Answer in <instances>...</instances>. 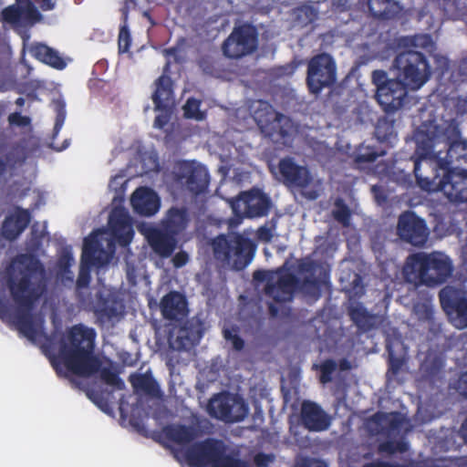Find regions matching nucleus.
<instances>
[{
    "instance_id": "nucleus-20",
    "label": "nucleus",
    "mask_w": 467,
    "mask_h": 467,
    "mask_svg": "<svg viewBox=\"0 0 467 467\" xmlns=\"http://www.w3.org/2000/svg\"><path fill=\"white\" fill-rule=\"evenodd\" d=\"M278 171L284 184L288 187L305 189L312 182L309 170L305 166L298 165L289 157L279 161Z\"/></svg>"
},
{
    "instance_id": "nucleus-4",
    "label": "nucleus",
    "mask_w": 467,
    "mask_h": 467,
    "mask_svg": "<svg viewBox=\"0 0 467 467\" xmlns=\"http://www.w3.org/2000/svg\"><path fill=\"white\" fill-rule=\"evenodd\" d=\"M437 136L424 127L419 128L414 133L416 149L412 155L414 159L413 172L418 185L424 191H440L443 182L439 171L441 164L433 155V148Z\"/></svg>"
},
{
    "instance_id": "nucleus-48",
    "label": "nucleus",
    "mask_w": 467,
    "mask_h": 467,
    "mask_svg": "<svg viewBox=\"0 0 467 467\" xmlns=\"http://www.w3.org/2000/svg\"><path fill=\"white\" fill-rule=\"evenodd\" d=\"M388 420L389 413L378 411L369 419L368 423L375 426L371 427L372 431L378 434H383L386 433Z\"/></svg>"
},
{
    "instance_id": "nucleus-45",
    "label": "nucleus",
    "mask_w": 467,
    "mask_h": 467,
    "mask_svg": "<svg viewBox=\"0 0 467 467\" xmlns=\"http://www.w3.org/2000/svg\"><path fill=\"white\" fill-rule=\"evenodd\" d=\"M296 20L304 26L313 23L317 18V11L309 5H303L296 10Z\"/></svg>"
},
{
    "instance_id": "nucleus-3",
    "label": "nucleus",
    "mask_w": 467,
    "mask_h": 467,
    "mask_svg": "<svg viewBox=\"0 0 467 467\" xmlns=\"http://www.w3.org/2000/svg\"><path fill=\"white\" fill-rule=\"evenodd\" d=\"M453 272L452 262L441 252H419L410 254L402 268L407 283L436 286L444 284Z\"/></svg>"
},
{
    "instance_id": "nucleus-54",
    "label": "nucleus",
    "mask_w": 467,
    "mask_h": 467,
    "mask_svg": "<svg viewBox=\"0 0 467 467\" xmlns=\"http://www.w3.org/2000/svg\"><path fill=\"white\" fill-rule=\"evenodd\" d=\"M390 78H388V74L384 70H374L372 72V82L377 88L376 94H379V89L383 86L389 85Z\"/></svg>"
},
{
    "instance_id": "nucleus-40",
    "label": "nucleus",
    "mask_w": 467,
    "mask_h": 467,
    "mask_svg": "<svg viewBox=\"0 0 467 467\" xmlns=\"http://www.w3.org/2000/svg\"><path fill=\"white\" fill-rule=\"evenodd\" d=\"M425 372L428 376L431 378L438 377L444 369L445 367V358L441 355H429L426 358L425 363Z\"/></svg>"
},
{
    "instance_id": "nucleus-32",
    "label": "nucleus",
    "mask_w": 467,
    "mask_h": 467,
    "mask_svg": "<svg viewBox=\"0 0 467 467\" xmlns=\"http://www.w3.org/2000/svg\"><path fill=\"white\" fill-rule=\"evenodd\" d=\"M189 222L190 217L186 207H171L162 221V228L179 235L186 229Z\"/></svg>"
},
{
    "instance_id": "nucleus-26",
    "label": "nucleus",
    "mask_w": 467,
    "mask_h": 467,
    "mask_svg": "<svg viewBox=\"0 0 467 467\" xmlns=\"http://www.w3.org/2000/svg\"><path fill=\"white\" fill-rule=\"evenodd\" d=\"M177 236L164 228H153L149 231L147 239L155 254L162 258H168L177 247Z\"/></svg>"
},
{
    "instance_id": "nucleus-31",
    "label": "nucleus",
    "mask_w": 467,
    "mask_h": 467,
    "mask_svg": "<svg viewBox=\"0 0 467 467\" xmlns=\"http://www.w3.org/2000/svg\"><path fill=\"white\" fill-rule=\"evenodd\" d=\"M30 55L36 60L55 68L62 70L67 67L66 60L58 51L44 43H35L29 49Z\"/></svg>"
},
{
    "instance_id": "nucleus-2",
    "label": "nucleus",
    "mask_w": 467,
    "mask_h": 467,
    "mask_svg": "<svg viewBox=\"0 0 467 467\" xmlns=\"http://www.w3.org/2000/svg\"><path fill=\"white\" fill-rule=\"evenodd\" d=\"M17 261L24 266L20 272L22 276L18 281L12 275L6 279L10 295L16 305V311L13 314L8 302L0 296V319L12 322L22 336L35 342L40 331L34 321L32 311L39 294L32 287L31 278L36 274L43 275L45 269L39 259L33 255L23 254Z\"/></svg>"
},
{
    "instance_id": "nucleus-50",
    "label": "nucleus",
    "mask_w": 467,
    "mask_h": 467,
    "mask_svg": "<svg viewBox=\"0 0 467 467\" xmlns=\"http://www.w3.org/2000/svg\"><path fill=\"white\" fill-rule=\"evenodd\" d=\"M119 52H128L131 44V37L127 24L119 28Z\"/></svg>"
},
{
    "instance_id": "nucleus-52",
    "label": "nucleus",
    "mask_w": 467,
    "mask_h": 467,
    "mask_svg": "<svg viewBox=\"0 0 467 467\" xmlns=\"http://www.w3.org/2000/svg\"><path fill=\"white\" fill-rule=\"evenodd\" d=\"M275 228H276V222L274 219L271 220L270 226H267L265 224V225L259 227L256 232L258 240L265 242V243L271 242V240L274 236V232H275Z\"/></svg>"
},
{
    "instance_id": "nucleus-8",
    "label": "nucleus",
    "mask_w": 467,
    "mask_h": 467,
    "mask_svg": "<svg viewBox=\"0 0 467 467\" xmlns=\"http://www.w3.org/2000/svg\"><path fill=\"white\" fill-rule=\"evenodd\" d=\"M398 77L410 89H420L431 78V67L427 57L419 51L408 49L398 54L393 61Z\"/></svg>"
},
{
    "instance_id": "nucleus-34",
    "label": "nucleus",
    "mask_w": 467,
    "mask_h": 467,
    "mask_svg": "<svg viewBox=\"0 0 467 467\" xmlns=\"http://www.w3.org/2000/svg\"><path fill=\"white\" fill-rule=\"evenodd\" d=\"M163 433L167 440L179 445H187L198 436V431L193 426L183 424L167 425L163 428Z\"/></svg>"
},
{
    "instance_id": "nucleus-24",
    "label": "nucleus",
    "mask_w": 467,
    "mask_h": 467,
    "mask_svg": "<svg viewBox=\"0 0 467 467\" xmlns=\"http://www.w3.org/2000/svg\"><path fill=\"white\" fill-rule=\"evenodd\" d=\"M130 202L134 212L142 216H152L161 207L160 197L148 187L136 189L131 195Z\"/></svg>"
},
{
    "instance_id": "nucleus-42",
    "label": "nucleus",
    "mask_w": 467,
    "mask_h": 467,
    "mask_svg": "<svg viewBox=\"0 0 467 467\" xmlns=\"http://www.w3.org/2000/svg\"><path fill=\"white\" fill-rule=\"evenodd\" d=\"M230 409L231 418L229 422L242 421L247 416L248 407L240 398L232 397Z\"/></svg>"
},
{
    "instance_id": "nucleus-1",
    "label": "nucleus",
    "mask_w": 467,
    "mask_h": 467,
    "mask_svg": "<svg viewBox=\"0 0 467 467\" xmlns=\"http://www.w3.org/2000/svg\"><path fill=\"white\" fill-rule=\"evenodd\" d=\"M96 331L82 324L69 327L59 341L57 355L50 358L57 374H65L63 368L73 375L88 378L99 372L100 379L117 389L125 388L124 381L109 368H101V361L94 354Z\"/></svg>"
},
{
    "instance_id": "nucleus-28",
    "label": "nucleus",
    "mask_w": 467,
    "mask_h": 467,
    "mask_svg": "<svg viewBox=\"0 0 467 467\" xmlns=\"http://www.w3.org/2000/svg\"><path fill=\"white\" fill-rule=\"evenodd\" d=\"M155 89L151 95L155 110L166 111L174 104L173 81L171 77L163 74L154 82Z\"/></svg>"
},
{
    "instance_id": "nucleus-57",
    "label": "nucleus",
    "mask_w": 467,
    "mask_h": 467,
    "mask_svg": "<svg viewBox=\"0 0 467 467\" xmlns=\"http://www.w3.org/2000/svg\"><path fill=\"white\" fill-rule=\"evenodd\" d=\"M454 388L461 396L467 399V371L460 375Z\"/></svg>"
},
{
    "instance_id": "nucleus-27",
    "label": "nucleus",
    "mask_w": 467,
    "mask_h": 467,
    "mask_svg": "<svg viewBox=\"0 0 467 467\" xmlns=\"http://www.w3.org/2000/svg\"><path fill=\"white\" fill-rule=\"evenodd\" d=\"M31 213L27 209L16 207L13 213L6 216L2 224V235L9 240H16L28 226Z\"/></svg>"
},
{
    "instance_id": "nucleus-21",
    "label": "nucleus",
    "mask_w": 467,
    "mask_h": 467,
    "mask_svg": "<svg viewBox=\"0 0 467 467\" xmlns=\"http://www.w3.org/2000/svg\"><path fill=\"white\" fill-rule=\"evenodd\" d=\"M300 418L302 425L309 431H324L327 430L331 424L329 415L320 405L311 400L303 401Z\"/></svg>"
},
{
    "instance_id": "nucleus-37",
    "label": "nucleus",
    "mask_w": 467,
    "mask_h": 467,
    "mask_svg": "<svg viewBox=\"0 0 467 467\" xmlns=\"http://www.w3.org/2000/svg\"><path fill=\"white\" fill-rule=\"evenodd\" d=\"M231 400L230 396H218L210 400L208 410L212 417L229 422L231 418Z\"/></svg>"
},
{
    "instance_id": "nucleus-46",
    "label": "nucleus",
    "mask_w": 467,
    "mask_h": 467,
    "mask_svg": "<svg viewBox=\"0 0 467 467\" xmlns=\"http://www.w3.org/2000/svg\"><path fill=\"white\" fill-rule=\"evenodd\" d=\"M337 362L331 358H327L324 360L319 365V381L323 384H327L332 381L333 374L337 370Z\"/></svg>"
},
{
    "instance_id": "nucleus-49",
    "label": "nucleus",
    "mask_w": 467,
    "mask_h": 467,
    "mask_svg": "<svg viewBox=\"0 0 467 467\" xmlns=\"http://www.w3.org/2000/svg\"><path fill=\"white\" fill-rule=\"evenodd\" d=\"M74 262L72 253L68 250H64L57 260V267L61 273L70 274L69 283L72 284L74 281V275L70 270V266Z\"/></svg>"
},
{
    "instance_id": "nucleus-16",
    "label": "nucleus",
    "mask_w": 467,
    "mask_h": 467,
    "mask_svg": "<svg viewBox=\"0 0 467 467\" xmlns=\"http://www.w3.org/2000/svg\"><path fill=\"white\" fill-rule=\"evenodd\" d=\"M204 323L198 317L188 319L183 326L171 333L169 337L172 348L189 350L199 344L204 334Z\"/></svg>"
},
{
    "instance_id": "nucleus-62",
    "label": "nucleus",
    "mask_w": 467,
    "mask_h": 467,
    "mask_svg": "<svg viewBox=\"0 0 467 467\" xmlns=\"http://www.w3.org/2000/svg\"><path fill=\"white\" fill-rule=\"evenodd\" d=\"M163 112L164 113L159 114L155 117L154 127L157 129H163L170 120V109Z\"/></svg>"
},
{
    "instance_id": "nucleus-25",
    "label": "nucleus",
    "mask_w": 467,
    "mask_h": 467,
    "mask_svg": "<svg viewBox=\"0 0 467 467\" xmlns=\"http://www.w3.org/2000/svg\"><path fill=\"white\" fill-rule=\"evenodd\" d=\"M160 308L165 319L179 321L188 314V302L184 295L171 291L161 298Z\"/></svg>"
},
{
    "instance_id": "nucleus-51",
    "label": "nucleus",
    "mask_w": 467,
    "mask_h": 467,
    "mask_svg": "<svg viewBox=\"0 0 467 467\" xmlns=\"http://www.w3.org/2000/svg\"><path fill=\"white\" fill-rule=\"evenodd\" d=\"M379 154L372 148L360 150L355 156L354 161L357 164L370 163L377 160Z\"/></svg>"
},
{
    "instance_id": "nucleus-23",
    "label": "nucleus",
    "mask_w": 467,
    "mask_h": 467,
    "mask_svg": "<svg viewBox=\"0 0 467 467\" xmlns=\"http://www.w3.org/2000/svg\"><path fill=\"white\" fill-rule=\"evenodd\" d=\"M363 467H467V456L455 458H426L417 461H410L407 464L377 461L368 462Z\"/></svg>"
},
{
    "instance_id": "nucleus-64",
    "label": "nucleus",
    "mask_w": 467,
    "mask_h": 467,
    "mask_svg": "<svg viewBox=\"0 0 467 467\" xmlns=\"http://www.w3.org/2000/svg\"><path fill=\"white\" fill-rule=\"evenodd\" d=\"M65 119H66L65 110H64V109H61L60 110H58L57 117H56V122H55V126H54V132L56 134L58 133L59 130H61V128L64 124Z\"/></svg>"
},
{
    "instance_id": "nucleus-13",
    "label": "nucleus",
    "mask_w": 467,
    "mask_h": 467,
    "mask_svg": "<svg viewBox=\"0 0 467 467\" xmlns=\"http://www.w3.org/2000/svg\"><path fill=\"white\" fill-rule=\"evenodd\" d=\"M258 45V34L252 25H242L234 28L223 41L222 50L223 55L232 59L242 58L252 54Z\"/></svg>"
},
{
    "instance_id": "nucleus-59",
    "label": "nucleus",
    "mask_w": 467,
    "mask_h": 467,
    "mask_svg": "<svg viewBox=\"0 0 467 467\" xmlns=\"http://www.w3.org/2000/svg\"><path fill=\"white\" fill-rule=\"evenodd\" d=\"M224 337L232 340L233 348L241 351L244 348V340L238 335H233L229 330H224Z\"/></svg>"
},
{
    "instance_id": "nucleus-22",
    "label": "nucleus",
    "mask_w": 467,
    "mask_h": 467,
    "mask_svg": "<svg viewBox=\"0 0 467 467\" xmlns=\"http://www.w3.org/2000/svg\"><path fill=\"white\" fill-rule=\"evenodd\" d=\"M109 225L112 235L118 240L120 245L126 246L130 244L134 231L131 218L125 208L116 207L111 211L109 218Z\"/></svg>"
},
{
    "instance_id": "nucleus-30",
    "label": "nucleus",
    "mask_w": 467,
    "mask_h": 467,
    "mask_svg": "<svg viewBox=\"0 0 467 467\" xmlns=\"http://www.w3.org/2000/svg\"><path fill=\"white\" fill-rule=\"evenodd\" d=\"M368 11L376 19L392 20L403 14V6L394 0H368Z\"/></svg>"
},
{
    "instance_id": "nucleus-18",
    "label": "nucleus",
    "mask_w": 467,
    "mask_h": 467,
    "mask_svg": "<svg viewBox=\"0 0 467 467\" xmlns=\"http://www.w3.org/2000/svg\"><path fill=\"white\" fill-rule=\"evenodd\" d=\"M440 191L451 202H467V168L448 170L443 175Z\"/></svg>"
},
{
    "instance_id": "nucleus-44",
    "label": "nucleus",
    "mask_w": 467,
    "mask_h": 467,
    "mask_svg": "<svg viewBox=\"0 0 467 467\" xmlns=\"http://www.w3.org/2000/svg\"><path fill=\"white\" fill-rule=\"evenodd\" d=\"M25 10L16 5L5 7L1 12L2 20L8 24H18L21 21Z\"/></svg>"
},
{
    "instance_id": "nucleus-12",
    "label": "nucleus",
    "mask_w": 467,
    "mask_h": 467,
    "mask_svg": "<svg viewBox=\"0 0 467 467\" xmlns=\"http://www.w3.org/2000/svg\"><path fill=\"white\" fill-rule=\"evenodd\" d=\"M228 202L238 221L265 216L272 205L269 196L257 188L243 192L237 197L229 199Z\"/></svg>"
},
{
    "instance_id": "nucleus-36",
    "label": "nucleus",
    "mask_w": 467,
    "mask_h": 467,
    "mask_svg": "<svg viewBox=\"0 0 467 467\" xmlns=\"http://www.w3.org/2000/svg\"><path fill=\"white\" fill-rule=\"evenodd\" d=\"M348 316L358 329L367 332L374 327V316L360 303L348 308Z\"/></svg>"
},
{
    "instance_id": "nucleus-9",
    "label": "nucleus",
    "mask_w": 467,
    "mask_h": 467,
    "mask_svg": "<svg viewBox=\"0 0 467 467\" xmlns=\"http://www.w3.org/2000/svg\"><path fill=\"white\" fill-rule=\"evenodd\" d=\"M253 118L264 137L273 142L285 141L291 135L293 125L290 119L275 111L266 101H258Z\"/></svg>"
},
{
    "instance_id": "nucleus-58",
    "label": "nucleus",
    "mask_w": 467,
    "mask_h": 467,
    "mask_svg": "<svg viewBox=\"0 0 467 467\" xmlns=\"http://www.w3.org/2000/svg\"><path fill=\"white\" fill-rule=\"evenodd\" d=\"M274 460V455L264 452H258L254 458V464L257 467H267Z\"/></svg>"
},
{
    "instance_id": "nucleus-60",
    "label": "nucleus",
    "mask_w": 467,
    "mask_h": 467,
    "mask_svg": "<svg viewBox=\"0 0 467 467\" xmlns=\"http://www.w3.org/2000/svg\"><path fill=\"white\" fill-rule=\"evenodd\" d=\"M188 261L189 255L185 251H180L172 257V264L176 268L184 266Z\"/></svg>"
},
{
    "instance_id": "nucleus-10",
    "label": "nucleus",
    "mask_w": 467,
    "mask_h": 467,
    "mask_svg": "<svg viewBox=\"0 0 467 467\" xmlns=\"http://www.w3.org/2000/svg\"><path fill=\"white\" fill-rule=\"evenodd\" d=\"M173 180L182 190L198 196L207 192L210 174L204 165L195 161H181L174 167Z\"/></svg>"
},
{
    "instance_id": "nucleus-11",
    "label": "nucleus",
    "mask_w": 467,
    "mask_h": 467,
    "mask_svg": "<svg viewBox=\"0 0 467 467\" xmlns=\"http://www.w3.org/2000/svg\"><path fill=\"white\" fill-rule=\"evenodd\" d=\"M337 81V65L327 53L311 57L307 63L306 82L311 94L318 95L326 88H331Z\"/></svg>"
},
{
    "instance_id": "nucleus-19",
    "label": "nucleus",
    "mask_w": 467,
    "mask_h": 467,
    "mask_svg": "<svg viewBox=\"0 0 467 467\" xmlns=\"http://www.w3.org/2000/svg\"><path fill=\"white\" fill-rule=\"evenodd\" d=\"M440 303L449 315H455L458 327H467V297L452 286H445L439 292Z\"/></svg>"
},
{
    "instance_id": "nucleus-5",
    "label": "nucleus",
    "mask_w": 467,
    "mask_h": 467,
    "mask_svg": "<svg viewBox=\"0 0 467 467\" xmlns=\"http://www.w3.org/2000/svg\"><path fill=\"white\" fill-rule=\"evenodd\" d=\"M214 258L234 271H243L253 261L257 245L240 233L219 234L212 241Z\"/></svg>"
},
{
    "instance_id": "nucleus-55",
    "label": "nucleus",
    "mask_w": 467,
    "mask_h": 467,
    "mask_svg": "<svg viewBox=\"0 0 467 467\" xmlns=\"http://www.w3.org/2000/svg\"><path fill=\"white\" fill-rule=\"evenodd\" d=\"M318 265L313 260H305L298 264V272L301 274H307V276H314Z\"/></svg>"
},
{
    "instance_id": "nucleus-43",
    "label": "nucleus",
    "mask_w": 467,
    "mask_h": 467,
    "mask_svg": "<svg viewBox=\"0 0 467 467\" xmlns=\"http://www.w3.org/2000/svg\"><path fill=\"white\" fill-rule=\"evenodd\" d=\"M431 43L430 35H416L412 36H402L399 39V45L404 47H427Z\"/></svg>"
},
{
    "instance_id": "nucleus-35",
    "label": "nucleus",
    "mask_w": 467,
    "mask_h": 467,
    "mask_svg": "<svg viewBox=\"0 0 467 467\" xmlns=\"http://www.w3.org/2000/svg\"><path fill=\"white\" fill-rule=\"evenodd\" d=\"M122 304L115 296H100L98 299L96 314L103 321H110L113 318L119 317L122 314Z\"/></svg>"
},
{
    "instance_id": "nucleus-38",
    "label": "nucleus",
    "mask_w": 467,
    "mask_h": 467,
    "mask_svg": "<svg viewBox=\"0 0 467 467\" xmlns=\"http://www.w3.org/2000/svg\"><path fill=\"white\" fill-rule=\"evenodd\" d=\"M375 136L381 143L392 144L397 140L395 120L388 117L379 118L375 126Z\"/></svg>"
},
{
    "instance_id": "nucleus-33",
    "label": "nucleus",
    "mask_w": 467,
    "mask_h": 467,
    "mask_svg": "<svg viewBox=\"0 0 467 467\" xmlns=\"http://www.w3.org/2000/svg\"><path fill=\"white\" fill-rule=\"evenodd\" d=\"M130 381L138 394L150 398H161L162 395L157 380L150 373L130 375Z\"/></svg>"
},
{
    "instance_id": "nucleus-6",
    "label": "nucleus",
    "mask_w": 467,
    "mask_h": 467,
    "mask_svg": "<svg viewBox=\"0 0 467 467\" xmlns=\"http://www.w3.org/2000/svg\"><path fill=\"white\" fill-rule=\"evenodd\" d=\"M322 280L315 276H305L300 281L296 275L285 273L278 276L275 282L267 281L265 286V295L272 299L268 303V311L271 317H276L279 313L278 304H283L292 300L296 288H300L304 293L319 296Z\"/></svg>"
},
{
    "instance_id": "nucleus-63",
    "label": "nucleus",
    "mask_w": 467,
    "mask_h": 467,
    "mask_svg": "<svg viewBox=\"0 0 467 467\" xmlns=\"http://www.w3.org/2000/svg\"><path fill=\"white\" fill-rule=\"evenodd\" d=\"M402 367V360L394 357L393 353L389 351V370L393 374H397Z\"/></svg>"
},
{
    "instance_id": "nucleus-47",
    "label": "nucleus",
    "mask_w": 467,
    "mask_h": 467,
    "mask_svg": "<svg viewBox=\"0 0 467 467\" xmlns=\"http://www.w3.org/2000/svg\"><path fill=\"white\" fill-rule=\"evenodd\" d=\"M200 107L201 100L194 98L188 99L183 106L184 116L188 119L202 120L204 118V114L201 112Z\"/></svg>"
},
{
    "instance_id": "nucleus-15",
    "label": "nucleus",
    "mask_w": 467,
    "mask_h": 467,
    "mask_svg": "<svg viewBox=\"0 0 467 467\" xmlns=\"http://www.w3.org/2000/svg\"><path fill=\"white\" fill-rule=\"evenodd\" d=\"M99 251L104 253L97 235L90 234L84 239L79 272L76 281L78 290L88 287L91 281V266H102L108 262V260H101L100 257L96 256Z\"/></svg>"
},
{
    "instance_id": "nucleus-29",
    "label": "nucleus",
    "mask_w": 467,
    "mask_h": 467,
    "mask_svg": "<svg viewBox=\"0 0 467 467\" xmlns=\"http://www.w3.org/2000/svg\"><path fill=\"white\" fill-rule=\"evenodd\" d=\"M453 139L449 143L445 160L451 169L467 168V142L460 140V130L457 126L452 127Z\"/></svg>"
},
{
    "instance_id": "nucleus-56",
    "label": "nucleus",
    "mask_w": 467,
    "mask_h": 467,
    "mask_svg": "<svg viewBox=\"0 0 467 467\" xmlns=\"http://www.w3.org/2000/svg\"><path fill=\"white\" fill-rule=\"evenodd\" d=\"M8 121L11 125L24 127L30 123V119L26 116H23L19 112H15L9 115Z\"/></svg>"
},
{
    "instance_id": "nucleus-61",
    "label": "nucleus",
    "mask_w": 467,
    "mask_h": 467,
    "mask_svg": "<svg viewBox=\"0 0 467 467\" xmlns=\"http://www.w3.org/2000/svg\"><path fill=\"white\" fill-rule=\"evenodd\" d=\"M401 420L399 419L398 414H389L386 433L399 430Z\"/></svg>"
},
{
    "instance_id": "nucleus-17",
    "label": "nucleus",
    "mask_w": 467,
    "mask_h": 467,
    "mask_svg": "<svg viewBox=\"0 0 467 467\" xmlns=\"http://www.w3.org/2000/svg\"><path fill=\"white\" fill-rule=\"evenodd\" d=\"M409 88V85L397 77L391 78L389 85L380 88L376 99L386 113H394L405 105Z\"/></svg>"
},
{
    "instance_id": "nucleus-39",
    "label": "nucleus",
    "mask_w": 467,
    "mask_h": 467,
    "mask_svg": "<svg viewBox=\"0 0 467 467\" xmlns=\"http://www.w3.org/2000/svg\"><path fill=\"white\" fill-rule=\"evenodd\" d=\"M443 10L453 19L465 20L467 18V0H447L443 4Z\"/></svg>"
},
{
    "instance_id": "nucleus-53",
    "label": "nucleus",
    "mask_w": 467,
    "mask_h": 467,
    "mask_svg": "<svg viewBox=\"0 0 467 467\" xmlns=\"http://www.w3.org/2000/svg\"><path fill=\"white\" fill-rule=\"evenodd\" d=\"M406 447L407 445L404 442L388 441L379 445V451L392 454L396 451H405Z\"/></svg>"
},
{
    "instance_id": "nucleus-14",
    "label": "nucleus",
    "mask_w": 467,
    "mask_h": 467,
    "mask_svg": "<svg viewBox=\"0 0 467 467\" xmlns=\"http://www.w3.org/2000/svg\"><path fill=\"white\" fill-rule=\"evenodd\" d=\"M397 234L403 242L422 248L428 242L430 230L424 219L412 211H406L399 216Z\"/></svg>"
},
{
    "instance_id": "nucleus-7",
    "label": "nucleus",
    "mask_w": 467,
    "mask_h": 467,
    "mask_svg": "<svg viewBox=\"0 0 467 467\" xmlns=\"http://www.w3.org/2000/svg\"><path fill=\"white\" fill-rule=\"evenodd\" d=\"M186 459L195 467H250L247 462L229 453L228 445L216 438L195 442L187 450Z\"/></svg>"
},
{
    "instance_id": "nucleus-41",
    "label": "nucleus",
    "mask_w": 467,
    "mask_h": 467,
    "mask_svg": "<svg viewBox=\"0 0 467 467\" xmlns=\"http://www.w3.org/2000/svg\"><path fill=\"white\" fill-rule=\"evenodd\" d=\"M334 219L343 226H348L351 218V211L343 199L337 198L335 201V209L332 211Z\"/></svg>"
}]
</instances>
